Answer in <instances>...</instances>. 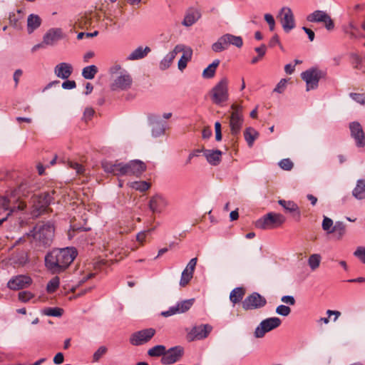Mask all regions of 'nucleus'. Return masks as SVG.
<instances>
[{"mask_svg":"<svg viewBox=\"0 0 365 365\" xmlns=\"http://www.w3.org/2000/svg\"><path fill=\"white\" fill-rule=\"evenodd\" d=\"M78 255L75 247L54 249L45 257V264L53 273H59L66 269Z\"/></svg>","mask_w":365,"mask_h":365,"instance_id":"f257e3e1","label":"nucleus"},{"mask_svg":"<svg viewBox=\"0 0 365 365\" xmlns=\"http://www.w3.org/2000/svg\"><path fill=\"white\" fill-rule=\"evenodd\" d=\"M104 171L115 176L135 175L140 177L146 170V165L139 160H130L128 163L103 161Z\"/></svg>","mask_w":365,"mask_h":365,"instance_id":"f03ea898","label":"nucleus"},{"mask_svg":"<svg viewBox=\"0 0 365 365\" xmlns=\"http://www.w3.org/2000/svg\"><path fill=\"white\" fill-rule=\"evenodd\" d=\"M35 242L40 245H50L54 237V227L50 223H39L29 233Z\"/></svg>","mask_w":365,"mask_h":365,"instance_id":"7ed1b4c3","label":"nucleus"},{"mask_svg":"<svg viewBox=\"0 0 365 365\" xmlns=\"http://www.w3.org/2000/svg\"><path fill=\"white\" fill-rule=\"evenodd\" d=\"M212 102L221 106L229 99L228 80L226 77L222 78L209 92Z\"/></svg>","mask_w":365,"mask_h":365,"instance_id":"20e7f679","label":"nucleus"},{"mask_svg":"<svg viewBox=\"0 0 365 365\" xmlns=\"http://www.w3.org/2000/svg\"><path fill=\"white\" fill-rule=\"evenodd\" d=\"M285 220L282 214L269 212L256 221L255 227L262 230L274 229L281 226Z\"/></svg>","mask_w":365,"mask_h":365,"instance_id":"39448f33","label":"nucleus"},{"mask_svg":"<svg viewBox=\"0 0 365 365\" xmlns=\"http://www.w3.org/2000/svg\"><path fill=\"white\" fill-rule=\"evenodd\" d=\"M33 203V215L38 216L46 212L48 206L53 200L50 192H43L39 195H35L31 198Z\"/></svg>","mask_w":365,"mask_h":365,"instance_id":"423d86ee","label":"nucleus"},{"mask_svg":"<svg viewBox=\"0 0 365 365\" xmlns=\"http://www.w3.org/2000/svg\"><path fill=\"white\" fill-rule=\"evenodd\" d=\"M281 319L278 317H271L262 320L255 331V336L256 338L263 337L267 332H269L281 324Z\"/></svg>","mask_w":365,"mask_h":365,"instance_id":"0eeeda50","label":"nucleus"},{"mask_svg":"<svg viewBox=\"0 0 365 365\" xmlns=\"http://www.w3.org/2000/svg\"><path fill=\"white\" fill-rule=\"evenodd\" d=\"M323 76L324 73L316 68H310L302 73V78L307 83V91L316 88Z\"/></svg>","mask_w":365,"mask_h":365,"instance_id":"6e6552de","label":"nucleus"},{"mask_svg":"<svg viewBox=\"0 0 365 365\" xmlns=\"http://www.w3.org/2000/svg\"><path fill=\"white\" fill-rule=\"evenodd\" d=\"M231 108L233 111L230 118V130L232 135H236L240 132L243 123V117L240 112L242 107L239 105L232 104Z\"/></svg>","mask_w":365,"mask_h":365,"instance_id":"1a4fd4ad","label":"nucleus"},{"mask_svg":"<svg viewBox=\"0 0 365 365\" xmlns=\"http://www.w3.org/2000/svg\"><path fill=\"white\" fill-rule=\"evenodd\" d=\"M267 304L266 299L258 292H252L248 295L242 302L243 309L252 310L264 307Z\"/></svg>","mask_w":365,"mask_h":365,"instance_id":"9d476101","label":"nucleus"},{"mask_svg":"<svg viewBox=\"0 0 365 365\" xmlns=\"http://www.w3.org/2000/svg\"><path fill=\"white\" fill-rule=\"evenodd\" d=\"M155 334V329L153 328L135 331L130 335L129 341L133 346H140L148 342Z\"/></svg>","mask_w":365,"mask_h":365,"instance_id":"9b49d317","label":"nucleus"},{"mask_svg":"<svg viewBox=\"0 0 365 365\" xmlns=\"http://www.w3.org/2000/svg\"><path fill=\"white\" fill-rule=\"evenodd\" d=\"M212 330V327L210 324H201L195 326L187 334L188 341L201 340L207 337Z\"/></svg>","mask_w":365,"mask_h":365,"instance_id":"f8f14e48","label":"nucleus"},{"mask_svg":"<svg viewBox=\"0 0 365 365\" xmlns=\"http://www.w3.org/2000/svg\"><path fill=\"white\" fill-rule=\"evenodd\" d=\"M195 299H186L178 302L175 306L171 307L168 311L163 312L161 315L168 317L172 315L182 314L188 311L193 305Z\"/></svg>","mask_w":365,"mask_h":365,"instance_id":"ddd939ff","label":"nucleus"},{"mask_svg":"<svg viewBox=\"0 0 365 365\" xmlns=\"http://www.w3.org/2000/svg\"><path fill=\"white\" fill-rule=\"evenodd\" d=\"M184 349L180 346L172 347L165 350V354L161 358V363L165 365L174 364L183 356Z\"/></svg>","mask_w":365,"mask_h":365,"instance_id":"4468645a","label":"nucleus"},{"mask_svg":"<svg viewBox=\"0 0 365 365\" xmlns=\"http://www.w3.org/2000/svg\"><path fill=\"white\" fill-rule=\"evenodd\" d=\"M280 22L285 32H289L295 26L294 18L290 8L283 7L280 12Z\"/></svg>","mask_w":365,"mask_h":365,"instance_id":"2eb2a0df","label":"nucleus"},{"mask_svg":"<svg viewBox=\"0 0 365 365\" xmlns=\"http://www.w3.org/2000/svg\"><path fill=\"white\" fill-rule=\"evenodd\" d=\"M349 129L351 136L355 140L356 146L364 148L365 146V133L361 125L356 121L351 122L349 124Z\"/></svg>","mask_w":365,"mask_h":365,"instance_id":"dca6fc26","label":"nucleus"},{"mask_svg":"<svg viewBox=\"0 0 365 365\" xmlns=\"http://www.w3.org/2000/svg\"><path fill=\"white\" fill-rule=\"evenodd\" d=\"M132 81V78L129 74L120 75L111 83L110 89L114 91L127 90L130 88Z\"/></svg>","mask_w":365,"mask_h":365,"instance_id":"f3484780","label":"nucleus"},{"mask_svg":"<svg viewBox=\"0 0 365 365\" xmlns=\"http://www.w3.org/2000/svg\"><path fill=\"white\" fill-rule=\"evenodd\" d=\"M31 279L29 276L19 275L11 279L7 284L9 289L19 290L29 287L31 284Z\"/></svg>","mask_w":365,"mask_h":365,"instance_id":"a211bd4d","label":"nucleus"},{"mask_svg":"<svg viewBox=\"0 0 365 365\" xmlns=\"http://www.w3.org/2000/svg\"><path fill=\"white\" fill-rule=\"evenodd\" d=\"M278 203L283 207L287 212L292 215V217L295 221L299 222L300 220L301 212L299 206L294 201L279 200Z\"/></svg>","mask_w":365,"mask_h":365,"instance_id":"6ab92c4d","label":"nucleus"},{"mask_svg":"<svg viewBox=\"0 0 365 365\" xmlns=\"http://www.w3.org/2000/svg\"><path fill=\"white\" fill-rule=\"evenodd\" d=\"M17 205H11V200L6 196H0V214L4 212H10L12 208L15 207L16 210H23L26 207V204L23 201H17Z\"/></svg>","mask_w":365,"mask_h":365,"instance_id":"aec40b11","label":"nucleus"},{"mask_svg":"<svg viewBox=\"0 0 365 365\" xmlns=\"http://www.w3.org/2000/svg\"><path fill=\"white\" fill-rule=\"evenodd\" d=\"M167 205L166 200L160 195L153 196L149 201V208L153 212H161Z\"/></svg>","mask_w":365,"mask_h":365,"instance_id":"412c9836","label":"nucleus"},{"mask_svg":"<svg viewBox=\"0 0 365 365\" xmlns=\"http://www.w3.org/2000/svg\"><path fill=\"white\" fill-rule=\"evenodd\" d=\"M73 72L72 65L62 62L57 64L54 68L55 75L62 79H68Z\"/></svg>","mask_w":365,"mask_h":365,"instance_id":"4be33fe9","label":"nucleus"},{"mask_svg":"<svg viewBox=\"0 0 365 365\" xmlns=\"http://www.w3.org/2000/svg\"><path fill=\"white\" fill-rule=\"evenodd\" d=\"M207 162L212 165H217L222 160V151L219 150H205L202 149Z\"/></svg>","mask_w":365,"mask_h":365,"instance_id":"5701e85b","label":"nucleus"},{"mask_svg":"<svg viewBox=\"0 0 365 365\" xmlns=\"http://www.w3.org/2000/svg\"><path fill=\"white\" fill-rule=\"evenodd\" d=\"M184 50V46L183 45H177L174 49L170 51L169 53L166 55V56L160 62V68L163 70L167 69L170 64L172 63L173 61L175 58L176 55L182 52V51Z\"/></svg>","mask_w":365,"mask_h":365,"instance_id":"b1692460","label":"nucleus"},{"mask_svg":"<svg viewBox=\"0 0 365 365\" xmlns=\"http://www.w3.org/2000/svg\"><path fill=\"white\" fill-rule=\"evenodd\" d=\"M150 52V47L145 46V48H143L142 46H139L128 56V60L133 61L141 59L146 56Z\"/></svg>","mask_w":365,"mask_h":365,"instance_id":"393cba45","label":"nucleus"},{"mask_svg":"<svg viewBox=\"0 0 365 365\" xmlns=\"http://www.w3.org/2000/svg\"><path fill=\"white\" fill-rule=\"evenodd\" d=\"M61 32L60 30H49L43 36V43L46 45H51L61 38Z\"/></svg>","mask_w":365,"mask_h":365,"instance_id":"a878e982","label":"nucleus"},{"mask_svg":"<svg viewBox=\"0 0 365 365\" xmlns=\"http://www.w3.org/2000/svg\"><path fill=\"white\" fill-rule=\"evenodd\" d=\"M330 233H333L334 237L340 240L346 234V225L342 222L338 221L332 227Z\"/></svg>","mask_w":365,"mask_h":365,"instance_id":"bb28decb","label":"nucleus"},{"mask_svg":"<svg viewBox=\"0 0 365 365\" xmlns=\"http://www.w3.org/2000/svg\"><path fill=\"white\" fill-rule=\"evenodd\" d=\"M41 20L38 15L30 14L27 19V29L29 34H31L35 29L41 25Z\"/></svg>","mask_w":365,"mask_h":365,"instance_id":"cd10ccee","label":"nucleus"},{"mask_svg":"<svg viewBox=\"0 0 365 365\" xmlns=\"http://www.w3.org/2000/svg\"><path fill=\"white\" fill-rule=\"evenodd\" d=\"M353 195L359 200L365 198V180H359L353 190Z\"/></svg>","mask_w":365,"mask_h":365,"instance_id":"c85d7f7f","label":"nucleus"},{"mask_svg":"<svg viewBox=\"0 0 365 365\" xmlns=\"http://www.w3.org/2000/svg\"><path fill=\"white\" fill-rule=\"evenodd\" d=\"M259 133L252 127H248L244 132L245 139L249 147H252L254 141L258 137Z\"/></svg>","mask_w":365,"mask_h":365,"instance_id":"c756f323","label":"nucleus"},{"mask_svg":"<svg viewBox=\"0 0 365 365\" xmlns=\"http://www.w3.org/2000/svg\"><path fill=\"white\" fill-rule=\"evenodd\" d=\"M245 294V289L243 287L235 288L230 294V299L233 304H237L242 299Z\"/></svg>","mask_w":365,"mask_h":365,"instance_id":"7c9ffc66","label":"nucleus"},{"mask_svg":"<svg viewBox=\"0 0 365 365\" xmlns=\"http://www.w3.org/2000/svg\"><path fill=\"white\" fill-rule=\"evenodd\" d=\"M220 61L218 59L215 60L210 64L202 72V77L204 78H212L215 76L216 69L219 66Z\"/></svg>","mask_w":365,"mask_h":365,"instance_id":"2f4dec72","label":"nucleus"},{"mask_svg":"<svg viewBox=\"0 0 365 365\" xmlns=\"http://www.w3.org/2000/svg\"><path fill=\"white\" fill-rule=\"evenodd\" d=\"M183 52L180 59L178 61V68L180 71H182L184 68H186L187 63L189 61H190L192 58V49L191 48H187L186 50L184 48Z\"/></svg>","mask_w":365,"mask_h":365,"instance_id":"473e14b6","label":"nucleus"},{"mask_svg":"<svg viewBox=\"0 0 365 365\" xmlns=\"http://www.w3.org/2000/svg\"><path fill=\"white\" fill-rule=\"evenodd\" d=\"M227 36V34L222 36L218 38L217 42L212 44V49L215 52H221L228 48Z\"/></svg>","mask_w":365,"mask_h":365,"instance_id":"72a5a7b5","label":"nucleus"},{"mask_svg":"<svg viewBox=\"0 0 365 365\" xmlns=\"http://www.w3.org/2000/svg\"><path fill=\"white\" fill-rule=\"evenodd\" d=\"M200 17V14L197 11L187 13L184 18L182 24L185 26H190L195 23L196 21Z\"/></svg>","mask_w":365,"mask_h":365,"instance_id":"f704fd0d","label":"nucleus"},{"mask_svg":"<svg viewBox=\"0 0 365 365\" xmlns=\"http://www.w3.org/2000/svg\"><path fill=\"white\" fill-rule=\"evenodd\" d=\"M328 14L325 11L317 10L307 16V20L309 22L321 23Z\"/></svg>","mask_w":365,"mask_h":365,"instance_id":"c9c22d12","label":"nucleus"},{"mask_svg":"<svg viewBox=\"0 0 365 365\" xmlns=\"http://www.w3.org/2000/svg\"><path fill=\"white\" fill-rule=\"evenodd\" d=\"M165 346L163 345H156L148 351L150 356H163L165 354Z\"/></svg>","mask_w":365,"mask_h":365,"instance_id":"e433bc0d","label":"nucleus"},{"mask_svg":"<svg viewBox=\"0 0 365 365\" xmlns=\"http://www.w3.org/2000/svg\"><path fill=\"white\" fill-rule=\"evenodd\" d=\"M227 42L228 46L230 45H234L237 48H241L243 44L242 38L240 36H236L230 34H227Z\"/></svg>","mask_w":365,"mask_h":365,"instance_id":"4c0bfd02","label":"nucleus"},{"mask_svg":"<svg viewBox=\"0 0 365 365\" xmlns=\"http://www.w3.org/2000/svg\"><path fill=\"white\" fill-rule=\"evenodd\" d=\"M193 277V272L185 269L181 274L180 280V285L181 287H185Z\"/></svg>","mask_w":365,"mask_h":365,"instance_id":"58836bf2","label":"nucleus"},{"mask_svg":"<svg viewBox=\"0 0 365 365\" xmlns=\"http://www.w3.org/2000/svg\"><path fill=\"white\" fill-rule=\"evenodd\" d=\"M60 279L58 277H53L47 284L46 290L49 293L54 292L59 287Z\"/></svg>","mask_w":365,"mask_h":365,"instance_id":"ea45409f","label":"nucleus"},{"mask_svg":"<svg viewBox=\"0 0 365 365\" xmlns=\"http://www.w3.org/2000/svg\"><path fill=\"white\" fill-rule=\"evenodd\" d=\"M131 187L136 190L143 192L150 187V184L146 181H135L131 183Z\"/></svg>","mask_w":365,"mask_h":365,"instance_id":"a19ab883","label":"nucleus"},{"mask_svg":"<svg viewBox=\"0 0 365 365\" xmlns=\"http://www.w3.org/2000/svg\"><path fill=\"white\" fill-rule=\"evenodd\" d=\"M321 257L319 255H312L308 259V264L312 270H315L319 267L320 264Z\"/></svg>","mask_w":365,"mask_h":365,"instance_id":"79ce46f5","label":"nucleus"},{"mask_svg":"<svg viewBox=\"0 0 365 365\" xmlns=\"http://www.w3.org/2000/svg\"><path fill=\"white\" fill-rule=\"evenodd\" d=\"M43 313L47 316L61 317L63 313V309L58 307H50L44 309Z\"/></svg>","mask_w":365,"mask_h":365,"instance_id":"37998d69","label":"nucleus"},{"mask_svg":"<svg viewBox=\"0 0 365 365\" xmlns=\"http://www.w3.org/2000/svg\"><path fill=\"white\" fill-rule=\"evenodd\" d=\"M108 351V349L105 346H100L93 354V361H98Z\"/></svg>","mask_w":365,"mask_h":365,"instance_id":"c03bdc74","label":"nucleus"},{"mask_svg":"<svg viewBox=\"0 0 365 365\" xmlns=\"http://www.w3.org/2000/svg\"><path fill=\"white\" fill-rule=\"evenodd\" d=\"M322 226V229L324 231L327 232V233H330V231L331 230L332 227H334L333 226V220L328 217H324Z\"/></svg>","mask_w":365,"mask_h":365,"instance_id":"a18cd8bd","label":"nucleus"},{"mask_svg":"<svg viewBox=\"0 0 365 365\" xmlns=\"http://www.w3.org/2000/svg\"><path fill=\"white\" fill-rule=\"evenodd\" d=\"M354 255L365 264V247H358L354 251Z\"/></svg>","mask_w":365,"mask_h":365,"instance_id":"49530a36","label":"nucleus"},{"mask_svg":"<svg viewBox=\"0 0 365 365\" xmlns=\"http://www.w3.org/2000/svg\"><path fill=\"white\" fill-rule=\"evenodd\" d=\"M293 165V163L289 158L282 159L279 163V166L284 170H291Z\"/></svg>","mask_w":365,"mask_h":365,"instance_id":"de8ad7c7","label":"nucleus"},{"mask_svg":"<svg viewBox=\"0 0 365 365\" xmlns=\"http://www.w3.org/2000/svg\"><path fill=\"white\" fill-rule=\"evenodd\" d=\"M19 299L23 302H27L34 297V294L29 291L20 292L18 294Z\"/></svg>","mask_w":365,"mask_h":365,"instance_id":"09e8293b","label":"nucleus"},{"mask_svg":"<svg viewBox=\"0 0 365 365\" xmlns=\"http://www.w3.org/2000/svg\"><path fill=\"white\" fill-rule=\"evenodd\" d=\"M276 312L279 315L287 317L290 314L291 309L287 306L281 304L277 307Z\"/></svg>","mask_w":365,"mask_h":365,"instance_id":"8fccbe9b","label":"nucleus"},{"mask_svg":"<svg viewBox=\"0 0 365 365\" xmlns=\"http://www.w3.org/2000/svg\"><path fill=\"white\" fill-rule=\"evenodd\" d=\"M350 96L357 103L365 105V93H350Z\"/></svg>","mask_w":365,"mask_h":365,"instance_id":"3c124183","label":"nucleus"},{"mask_svg":"<svg viewBox=\"0 0 365 365\" xmlns=\"http://www.w3.org/2000/svg\"><path fill=\"white\" fill-rule=\"evenodd\" d=\"M322 23L324 24L325 28L329 31H331L334 29V21L329 14L327 15V16L324 18V20H323Z\"/></svg>","mask_w":365,"mask_h":365,"instance_id":"603ef678","label":"nucleus"},{"mask_svg":"<svg viewBox=\"0 0 365 365\" xmlns=\"http://www.w3.org/2000/svg\"><path fill=\"white\" fill-rule=\"evenodd\" d=\"M264 20L269 24V30L272 31H274L275 26V21L274 17L269 14H266L264 15Z\"/></svg>","mask_w":365,"mask_h":365,"instance_id":"864d4df0","label":"nucleus"},{"mask_svg":"<svg viewBox=\"0 0 365 365\" xmlns=\"http://www.w3.org/2000/svg\"><path fill=\"white\" fill-rule=\"evenodd\" d=\"M286 84L287 80L284 78L282 79L274 89V92L282 93L286 87Z\"/></svg>","mask_w":365,"mask_h":365,"instance_id":"5fc2aeb1","label":"nucleus"},{"mask_svg":"<svg viewBox=\"0 0 365 365\" xmlns=\"http://www.w3.org/2000/svg\"><path fill=\"white\" fill-rule=\"evenodd\" d=\"M215 139L217 141H220L222 140V130H221L220 123L216 122L215 123Z\"/></svg>","mask_w":365,"mask_h":365,"instance_id":"6e6d98bb","label":"nucleus"},{"mask_svg":"<svg viewBox=\"0 0 365 365\" xmlns=\"http://www.w3.org/2000/svg\"><path fill=\"white\" fill-rule=\"evenodd\" d=\"M76 86V84L74 81L66 80L62 83V88L67 90L75 88Z\"/></svg>","mask_w":365,"mask_h":365,"instance_id":"4d7b16f0","label":"nucleus"},{"mask_svg":"<svg viewBox=\"0 0 365 365\" xmlns=\"http://www.w3.org/2000/svg\"><path fill=\"white\" fill-rule=\"evenodd\" d=\"M69 166L75 170L78 174H81L83 173L84 169L83 166L77 163L70 162Z\"/></svg>","mask_w":365,"mask_h":365,"instance_id":"13d9d810","label":"nucleus"},{"mask_svg":"<svg viewBox=\"0 0 365 365\" xmlns=\"http://www.w3.org/2000/svg\"><path fill=\"white\" fill-rule=\"evenodd\" d=\"M197 257L191 259L190 260V262H188L185 269L194 273V270H195V266L197 264Z\"/></svg>","mask_w":365,"mask_h":365,"instance_id":"bf43d9fd","label":"nucleus"},{"mask_svg":"<svg viewBox=\"0 0 365 365\" xmlns=\"http://www.w3.org/2000/svg\"><path fill=\"white\" fill-rule=\"evenodd\" d=\"M281 300L284 303L288 304L289 305L295 304V299H294V297H292V296H289V295L284 296L282 297Z\"/></svg>","mask_w":365,"mask_h":365,"instance_id":"052dcab7","label":"nucleus"},{"mask_svg":"<svg viewBox=\"0 0 365 365\" xmlns=\"http://www.w3.org/2000/svg\"><path fill=\"white\" fill-rule=\"evenodd\" d=\"M82 75L86 79H91V66H86L83 69Z\"/></svg>","mask_w":365,"mask_h":365,"instance_id":"680f3d73","label":"nucleus"},{"mask_svg":"<svg viewBox=\"0 0 365 365\" xmlns=\"http://www.w3.org/2000/svg\"><path fill=\"white\" fill-rule=\"evenodd\" d=\"M276 45H280L279 38L277 34H274L269 42L270 47H274Z\"/></svg>","mask_w":365,"mask_h":365,"instance_id":"e2e57ef3","label":"nucleus"},{"mask_svg":"<svg viewBox=\"0 0 365 365\" xmlns=\"http://www.w3.org/2000/svg\"><path fill=\"white\" fill-rule=\"evenodd\" d=\"M83 120L88 123L91 120V108H86Z\"/></svg>","mask_w":365,"mask_h":365,"instance_id":"0e129e2a","label":"nucleus"},{"mask_svg":"<svg viewBox=\"0 0 365 365\" xmlns=\"http://www.w3.org/2000/svg\"><path fill=\"white\" fill-rule=\"evenodd\" d=\"M64 356L61 352H58L53 358V362L56 364H61L63 362Z\"/></svg>","mask_w":365,"mask_h":365,"instance_id":"69168bd1","label":"nucleus"},{"mask_svg":"<svg viewBox=\"0 0 365 365\" xmlns=\"http://www.w3.org/2000/svg\"><path fill=\"white\" fill-rule=\"evenodd\" d=\"M255 50L258 53L259 57L262 58L266 53V46L264 44H262L259 47L255 48Z\"/></svg>","mask_w":365,"mask_h":365,"instance_id":"338daca9","label":"nucleus"},{"mask_svg":"<svg viewBox=\"0 0 365 365\" xmlns=\"http://www.w3.org/2000/svg\"><path fill=\"white\" fill-rule=\"evenodd\" d=\"M212 134V130L209 127H205L203 128L202 132V136L203 138L207 139L209 138Z\"/></svg>","mask_w":365,"mask_h":365,"instance_id":"774afa93","label":"nucleus"}]
</instances>
